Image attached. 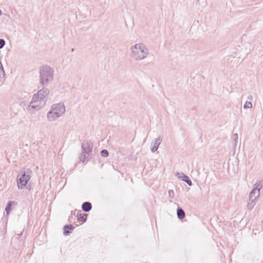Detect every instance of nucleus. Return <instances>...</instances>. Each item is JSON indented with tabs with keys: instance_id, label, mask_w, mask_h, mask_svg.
<instances>
[{
	"instance_id": "1",
	"label": "nucleus",
	"mask_w": 263,
	"mask_h": 263,
	"mask_svg": "<svg viewBox=\"0 0 263 263\" xmlns=\"http://www.w3.org/2000/svg\"><path fill=\"white\" fill-rule=\"evenodd\" d=\"M54 70L49 66L43 65L40 70L39 83L41 86H47L53 79Z\"/></svg>"
},
{
	"instance_id": "2",
	"label": "nucleus",
	"mask_w": 263,
	"mask_h": 263,
	"mask_svg": "<svg viewBox=\"0 0 263 263\" xmlns=\"http://www.w3.org/2000/svg\"><path fill=\"white\" fill-rule=\"evenodd\" d=\"M131 57L135 60H141L146 58L148 50L142 43H138L130 48Z\"/></svg>"
},
{
	"instance_id": "3",
	"label": "nucleus",
	"mask_w": 263,
	"mask_h": 263,
	"mask_svg": "<svg viewBox=\"0 0 263 263\" xmlns=\"http://www.w3.org/2000/svg\"><path fill=\"white\" fill-rule=\"evenodd\" d=\"M92 144L91 142L83 143L82 144V153L79 159L82 162H87L89 160V155L92 152Z\"/></svg>"
},
{
	"instance_id": "4",
	"label": "nucleus",
	"mask_w": 263,
	"mask_h": 263,
	"mask_svg": "<svg viewBox=\"0 0 263 263\" xmlns=\"http://www.w3.org/2000/svg\"><path fill=\"white\" fill-rule=\"evenodd\" d=\"M31 173L32 171L30 169H27L18 175L17 184L18 189H22L26 186L31 178Z\"/></svg>"
},
{
	"instance_id": "5",
	"label": "nucleus",
	"mask_w": 263,
	"mask_h": 263,
	"mask_svg": "<svg viewBox=\"0 0 263 263\" xmlns=\"http://www.w3.org/2000/svg\"><path fill=\"white\" fill-rule=\"evenodd\" d=\"M39 88H42L39 91L33 95L34 100H39L41 104H46L48 96L49 94L50 91L47 88V86H41V85L38 87Z\"/></svg>"
},
{
	"instance_id": "6",
	"label": "nucleus",
	"mask_w": 263,
	"mask_h": 263,
	"mask_svg": "<svg viewBox=\"0 0 263 263\" xmlns=\"http://www.w3.org/2000/svg\"><path fill=\"white\" fill-rule=\"evenodd\" d=\"M263 187L262 181H259L254 185V187L250 192L249 196L250 199L256 200L260 195V191Z\"/></svg>"
},
{
	"instance_id": "7",
	"label": "nucleus",
	"mask_w": 263,
	"mask_h": 263,
	"mask_svg": "<svg viewBox=\"0 0 263 263\" xmlns=\"http://www.w3.org/2000/svg\"><path fill=\"white\" fill-rule=\"evenodd\" d=\"M51 110L57 114L61 117L65 112V107L63 103L55 104L52 105Z\"/></svg>"
},
{
	"instance_id": "8",
	"label": "nucleus",
	"mask_w": 263,
	"mask_h": 263,
	"mask_svg": "<svg viewBox=\"0 0 263 263\" xmlns=\"http://www.w3.org/2000/svg\"><path fill=\"white\" fill-rule=\"evenodd\" d=\"M39 100H34V97H32V101L29 106V108L33 109L36 110H39L40 108H43L45 105L41 104Z\"/></svg>"
},
{
	"instance_id": "9",
	"label": "nucleus",
	"mask_w": 263,
	"mask_h": 263,
	"mask_svg": "<svg viewBox=\"0 0 263 263\" xmlns=\"http://www.w3.org/2000/svg\"><path fill=\"white\" fill-rule=\"evenodd\" d=\"M176 176L181 179L182 181L186 183L189 186L192 185V182L190 178L182 172H177L176 174Z\"/></svg>"
},
{
	"instance_id": "10",
	"label": "nucleus",
	"mask_w": 263,
	"mask_h": 263,
	"mask_svg": "<svg viewBox=\"0 0 263 263\" xmlns=\"http://www.w3.org/2000/svg\"><path fill=\"white\" fill-rule=\"evenodd\" d=\"M74 227L72 224H66L63 227V234L65 236L72 233Z\"/></svg>"
},
{
	"instance_id": "11",
	"label": "nucleus",
	"mask_w": 263,
	"mask_h": 263,
	"mask_svg": "<svg viewBox=\"0 0 263 263\" xmlns=\"http://www.w3.org/2000/svg\"><path fill=\"white\" fill-rule=\"evenodd\" d=\"M60 117L57 112H54L51 109L47 114V118L51 121H54Z\"/></svg>"
},
{
	"instance_id": "12",
	"label": "nucleus",
	"mask_w": 263,
	"mask_h": 263,
	"mask_svg": "<svg viewBox=\"0 0 263 263\" xmlns=\"http://www.w3.org/2000/svg\"><path fill=\"white\" fill-rule=\"evenodd\" d=\"M161 142L162 139L159 137L155 139L154 144L153 145V146L151 148V151L153 153H154L157 151Z\"/></svg>"
},
{
	"instance_id": "13",
	"label": "nucleus",
	"mask_w": 263,
	"mask_h": 263,
	"mask_svg": "<svg viewBox=\"0 0 263 263\" xmlns=\"http://www.w3.org/2000/svg\"><path fill=\"white\" fill-rule=\"evenodd\" d=\"M81 208L84 212H88L92 209V204L90 202L86 201L83 203Z\"/></svg>"
},
{
	"instance_id": "14",
	"label": "nucleus",
	"mask_w": 263,
	"mask_h": 263,
	"mask_svg": "<svg viewBox=\"0 0 263 263\" xmlns=\"http://www.w3.org/2000/svg\"><path fill=\"white\" fill-rule=\"evenodd\" d=\"M16 204V203L13 201H9L8 202L5 208V211L7 214H9L12 210V206Z\"/></svg>"
},
{
	"instance_id": "15",
	"label": "nucleus",
	"mask_w": 263,
	"mask_h": 263,
	"mask_svg": "<svg viewBox=\"0 0 263 263\" xmlns=\"http://www.w3.org/2000/svg\"><path fill=\"white\" fill-rule=\"evenodd\" d=\"M177 215L178 218L180 220H182L185 218V212L182 208H179V207H178L177 208Z\"/></svg>"
},
{
	"instance_id": "16",
	"label": "nucleus",
	"mask_w": 263,
	"mask_h": 263,
	"mask_svg": "<svg viewBox=\"0 0 263 263\" xmlns=\"http://www.w3.org/2000/svg\"><path fill=\"white\" fill-rule=\"evenodd\" d=\"M87 214H77V218L78 221L85 222L87 220Z\"/></svg>"
},
{
	"instance_id": "17",
	"label": "nucleus",
	"mask_w": 263,
	"mask_h": 263,
	"mask_svg": "<svg viewBox=\"0 0 263 263\" xmlns=\"http://www.w3.org/2000/svg\"><path fill=\"white\" fill-rule=\"evenodd\" d=\"M256 204V200H253L252 199H249V202L248 203V208L249 210H252Z\"/></svg>"
},
{
	"instance_id": "18",
	"label": "nucleus",
	"mask_w": 263,
	"mask_h": 263,
	"mask_svg": "<svg viewBox=\"0 0 263 263\" xmlns=\"http://www.w3.org/2000/svg\"><path fill=\"white\" fill-rule=\"evenodd\" d=\"M100 155L103 157H107L109 155V153L107 149H103L100 152Z\"/></svg>"
},
{
	"instance_id": "19",
	"label": "nucleus",
	"mask_w": 263,
	"mask_h": 263,
	"mask_svg": "<svg viewBox=\"0 0 263 263\" xmlns=\"http://www.w3.org/2000/svg\"><path fill=\"white\" fill-rule=\"evenodd\" d=\"M252 107V104L250 101H247L243 105L244 109L251 108Z\"/></svg>"
},
{
	"instance_id": "20",
	"label": "nucleus",
	"mask_w": 263,
	"mask_h": 263,
	"mask_svg": "<svg viewBox=\"0 0 263 263\" xmlns=\"http://www.w3.org/2000/svg\"><path fill=\"white\" fill-rule=\"evenodd\" d=\"M233 137H234V140H233V144L235 146L237 144V140H238V134L235 133V134H234Z\"/></svg>"
},
{
	"instance_id": "21",
	"label": "nucleus",
	"mask_w": 263,
	"mask_h": 263,
	"mask_svg": "<svg viewBox=\"0 0 263 263\" xmlns=\"http://www.w3.org/2000/svg\"><path fill=\"white\" fill-rule=\"evenodd\" d=\"M6 44L5 41L4 39H0V49L3 48Z\"/></svg>"
},
{
	"instance_id": "22",
	"label": "nucleus",
	"mask_w": 263,
	"mask_h": 263,
	"mask_svg": "<svg viewBox=\"0 0 263 263\" xmlns=\"http://www.w3.org/2000/svg\"><path fill=\"white\" fill-rule=\"evenodd\" d=\"M168 194H169L170 196L171 197L173 198V197H172V195H174V191L173 190H169Z\"/></svg>"
},
{
	"instance_id": "23",
	"label": "nucleus",
	"mask_w": 263,
	"mask_h": 263,
	"mask_svg": "<svg viewBox=\"0 0 263 263\" xmlns=\"http://www.w3.org/2000/svg\"><path fill=\"white\" fill-rule=\"evenodd\" d=\"M22 235V233H21V234H17L16 235V237H15V238L20 239Z\"/></svg>"
},
{
	"instance_id": "24",
	"label": "nucleus",
	"mask_w": 263,
	"mask_h": 263,
	"mask_svg": "<svg viewBox=\"0 0 263 263\" xmlns=\"http://www.w3.org/2000/svg\"><path fill=\"white\" fill-rule=\"evenodd\" d=\"M252 97L251 96H248V98L249 99H252Z\"/></svg>"
},
{
	"instance_id": "25",
	"label": "nucleus",
	"mask_w": 263,
	"mask_h": 263,
	"mask_svg": "<svg viewBox=\"0 0 263 263\" xmlns=\"http://www.w3.org/2000/svg\"><path fill=\"white\" fill-rule=\"evenodd\" d=\"M27 189H28V190H30V187L29 185H28V186H27Z\"/></svg>"
},
{
	"instance_id": "26",
	"label": "nucleus",
	"mask_w": 263,
	"mask_h": 263,
	"mask_svg": "<svg viewBox=\"0 0 263 263\" xmlns=\"http://www.w3.org/2000/svg\"><path fill=\"white\" fill-rule=\"evenodd\" d=\"M2 12L1 10L0 9V16L2 15Z\"/></svg>"
}]
</instances>
